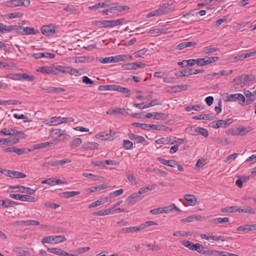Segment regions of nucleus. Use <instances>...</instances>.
<instances>
[{
  "label": "nucleus",
  "instance_id": "1",
  "mask_svg": "<svg viewBox=\"0 0 256 256\" xmlns=\"http://www.w3.org/2000/svg\"><path fill=\"white\" fill-rule=\"evenodd\" d=\"M124 20V19L123 18H119L116 20H98L94 22V24L98 27H112L122 24Z\"/></svg>",
  "mask_w": 256,
  "mask_h": 256
},
{
  "label": "nucleus",
  "instance_id": "2",
  "mask_svg": "<svg viewBox=\"0 0 256 256\" xmlns=\"http://www.w3.org/2000/svg\"><path fill=\"white\" fill-rule=\"evenodd\" d=\"M10 196L11 198L22 202H36L38 200L37 198L30 196L28 194H10Z\"/></svg>",
  "mask_w": 256,
  "mask_h": 256
},
{
  "label": "nucleus",
  "instance_id": "3",
  "mask_svg": "<svg viewBox=\"0 0 256 256\" xmlns=\"http://www.w3.org/2000/svg\"><path fill=\"white\" fill-rule=\"evenodd\" d=\"M254 78V76L252 74L248 75L244 74L236 77L234 79V81L236 82L237 84H240L247 82L252 81Z\"/></svg>",
  "mask_w": 256,
  "mask_h": 256
},
{
  "label": "nucleus",
  "instance_id": "4",
  "mask_svg": "<svg viewBox=\"0 0 256 256\" xmlns=\"http://www.w3.org/2000/svg\"><path fill=\"white\" fill-rule=\"evenodd\" d=\"M232 119H228L227 120H218L214 121L211 123L213 124L212 126L215 128H218L220 127L226 128L232 122Z\"/></svg>",
  "mask_w": 256,
  "mask_h": 256
},
{
  "label": "nucleus",
  "instance_id": "5",
  "mask_svg": "<svg viewBox=\"0 0 256 256\" xmlns=\"http://www.w3.org/2000/svg\"><path fill=\"white\" fill-rule=\"evenodd\" d=\"M146 66L144 64L141 62L129 63L122 66L123 70H136L138 68H143Z\"/></svg>",
  "mask_w": 256,
  "mask_h": 256
},
{
  "label": "nucleus",
  "instance_id": "6",
  "mask_svg": "<svg viewBox=\"0 0 256 256\" xmlns=\"http://www.w3.org/2000/svg\"><path fill=\"white\" fill-rule=\"evenodd\" d=\"M218 60H219V58L218 56L210 57L206 58H200L198 62V65L200 66L208 65L217 61Z\"/></svg>",
  "mask_w": 256,
  "mask_h": 256
},
{
  "label": "nucleus",
  "instance_id": "7",
  "mask_svg": "<svg viewBox=\"0 0 256 256\" xmlns=\"http://www.w3.org/2000/svg\"><path fill=\"white\" fill-rule=\"evenodd\" d=\"M44 122L46 124H47L49 126H56L62 124V117L60 116L52 117L48 120H46Z\"/></svg>",
  "mask_w": 256,
  "mask_h": 256
},
{
  "label": "nucleus",
  "instance_id": "8",
  "mask_svg": "<svg viewBox=\"0 0 256 256\" xmlns=\"http://www.w3.org/2000/svg\"><path fill=\"white\" fill-rule=\"evenodd\" d=\"M99 144L95 142H88L86 143H84L81 148L80 150L82 152L84 150H93L98 148Z\"/></svg>",
  "mask_w": 256,
  "mask_h": 256
},
{
  "label": "nucleus",
  "instance_id": "9",
  "mask_svg": "<svg viewBox=\"0 0 256 256\" xmlns=\"http://www.w3.org/2000/svg\"><path fill=\"white\" fill-rule=\"evenodd\" d=\"M42 184H48L50 186H54L56 184H64L66 182H63L60 179H56L55 178H50L46 180H44L42 182Z\"/></svg>",
  "mask_w": 256,
  "mask_h": 256
},
{
  "label": "nucleus",
  "instance_id": "10",
  "mask_svg": "<svg viewBox=\"0 0 256 256\" xmlns=\"http://www.w3.org/2000/svg\"><path fill=\"white\" fill-rule=\"evenodd\" d=\"M142 198V196H140L138 194L135 192L128 197L127 200V202L129 205L134 204L136 202L140 201Z\"/></svg>",
  "mask_w": 256,
  "mask_h": 256
},
{
  "label": "nucleus",
  "instance_id": "11",
  "mask_svg": "<svg viewBox=\"0 0 256 256\" xmlns=\"http://www.w3.org/2000/svg\"><path fill=\"white\" fill-rule=\"evenodd\" d=\"M160 104V103L158 102V100L155 99L151 101L148 105H144V103L134 104V106L140 109H144L156 105Z\"/></svg>",
  "mask_w": 256,
  "mask_h": 256
},
{
  "label": "nucleus",
  "instance_id": "12",
  "mask_svg": "<svg viewBox=\"0 0 256 256\" xmlns=\"http://www.w3.org/2000/svg\"><path fill=\"white\" fill-rule=\"evenodd\" d=\"M55 56V54L50 52H40L34 54L32 57L35 59H39L42 58H53Z\"/></svg>",
  "mask_w": 256,
  "mask_h": 256
},
{
  "label": "nucleus",
  "instance_id": "13",
  "mask_svg": "<svg viewBox=\"0 0 256 256\" xmlns=\"http://www.w3.org/2000/svg\"><path fill=\"white\" fill-rule=\"evenodd\" d=\"M9 188L10 189L22 188V190H18V192L21 193H24V190H26V193L28 194V195L32 194L35 192V190H34L31 189L28 187H25L22 186H10Z\"/></svg>",
  "mask_w": 256,
  "mask_h": 256
},
{
  "label": "nucleus",
  "instance_id": "14",
  "mask_svg": "<svg viewBox=\"0 0 256 256\" xmlns=\"http://www.w3.org/2000/svg\"><path fill=\"white\" fill-rule=\"evenodd\" d=\"M128 136L131 140H134L137 143L142 144L145 142L148 144V142L146 141V140L143 136L134 134L133 133H129L128 134Z\"/></svg>",
  "mask_w": 256,
  "mask_h": 256
},
{
  "label": "nucleus",
  "instance_id": "15",
  "mask_svg": "<svg viewBox=\"0 0 256 256\" xmlns=\"http://www.w3.org/2000/svg\"><path fill=\"white\" fill-rule=\"evenodd\" d=\"M157 160L162 164L170 167L175 168L178 162L174 160H166L162 158H158Z\"/></svg>",
  "mask_w": 256,
  "mask_h": 256
},
{
  "label": "nucleus",
  "instance_id": "16",
  "mask_svg": "<svg viewBox=\"0 0 256 256\" xmlns=\"http://www.w3.org/2000/svg\"><path fill=\"white\" fill-rule=\"evenodd\" d=\"M3 150L5 152H16L18 154L20 155L25 152L26 148H18L16 146H13L6 148Z\"/></svg>",
  "mask_w": 256,
  "mask_h": 256
},
{
  "label": "nucleus",
  "instance_id": "17",
  "mask_svg": "<svg viewBox=\"0 0 256 256\" xmlns=\"http://www.w3.org/2000/svg\"><path fill=\"white\" fill-rule=\"evenodd\" d=\"M41 32L46 36H49L54 32V27L52 26H44L41 28Z\"/></svg>",
  "mask_w": 256,
  "mask_h": 256
},
{
  "label": "nucleus",
  "instance_id": "18",
  "mask_svg": "<svg viewBox=\"0 0 256 256\" xmlns=\"http://www.w3.org/2000/svg\"><path fill=\"white\" fill-rule=\"evenodd\" d=\"M22 4L21 0H10L4 2V6L10 8L22 6Z\"/></svg>",
  "mask_w": 256,
  "mask_h": 256
},
{
  "label": "nucleus",
  "instance_id": "19",
  "mask_svg": "<svg viewBox=\"0 0 256 256\" xmlns=\"http://www.w3.org/2000/svg\"><path fill=\"white\" fill-rule=\"evenodd\" d=\"M38 72H40L42 73H46L48 74H56V73L52 68L50 66H42L40 67L37 70Z\"/></svg>",
  "mask_w": 256,
  "mask_h": 256
},
{
  "label": "nucleus",
  "instance_id": "20",
  "mask_svg": "<svg viewBox=\"0 0 256 256\" xmlns=\"http://www.w3.org/2000/svg\"><path fill=\"white\" fill-rule=\"evenodd\" d=\"M20 142V140L18 138L10 137L6 138L0 139V142L2 144L12 143V144H17Z\"/></svg>",
  "mask_w": 256,
  "mask_h": 256
},
{
  "label": "nucleus",
  "instance_id": "21",
  "mask_svg": "<svg viewBox=\"0 0 256 256\" xmlns=\"http://www.w3.org/2000/svg\"><path fill=\"white\" fill-rule=\"evenodd\" d=\"M141 230H142V226H141L140 224L138 226H131L122 228V232L124 233H130L136 232Z\"/></svg>",
  "mask_w": 256,
  "mask_h": 256
},
{
  "label": "nucleus",
  "instance_id": "22",
  "mask_svg": "<svg viewBox=\"0 0 256 256\" xmlns=\"http://www.w3.org/2000/svg\"><path fill=\"white\" fill-rule=\"evenodd\" d=\"M192 70V69H184L176 72L175 75L179 76H188L193 74Z\"/></svg>",
  "mask_w": 256,
  "mask_h": 256
},
{
  "label": "nucleus",
  "instance_id": "23",
  "mask_svg": "<svg viewBox=\"0 0 256 256\" xmlns=\"http://www.w3.org/2000/svg\"><path fill=\"white\" fill-rule=\"evenodd\" d=\"M184 198L188 201V204L192 206H194L196 204V198L194 195L191 194H186L184 196Z\"/></svg>",
  "mask_w": 256,
  "mask_h": 256
},
{
  "label": "nucleus",
  "instance_id": "24",
  "mask_svg": "<svg viewBox=\"0 0 256 256\" xmlns=\"http://www.w3.org/2000/svg\"><path fill=\"white\" fill-rule=\"evenodd\" d=\"M48 251L50 252H52L60 256H65L66 252L62 249L57 248H48Z\"/></svg>",
  "mask_w": 256,
  "mask_h": 256
},
{
  "label": "nucleus",
  "instance_id": "25",
  "mask_svg": "<svg viewBox=\"0 0 256 256\" xmlns=\"http://www.w3.org/2000/svg\"><path fill=\"white\" fill-rule=\"evenodd\" d=\"M23 35H28L34 34H36L38 33H39V31L38 30H35L34 28L31 27H26L24 28L23 29Z\"/></svg>",
  "mask_w": 256,
  "mask_h": 256
},
{
  "label": "nucleus",
  "instance_id": "26",
  "mask_svg": "<svg viewBox=\"0 0 256 256\" xmlns=\"http://www.w3.org/2000/svg\"><path fill=\"white\" fill-rule=\"evenodd\" d=\"M230 221L228 218H217L212 219L210 222L214 224H223L228 222Z\"/></svg>",
  "mask_w": 256,
  "mask_h": 256
},
{
  "label": "nucleus",
  "instance_id": "27",
  "mask_svg": "<svg viewBox=\"0 0 256 256\" xmlns=\"http://www.w3.org/2000/svg\"><path fill=\"white\" fill-rule=\"evenodd\" d=\"M24 28L20 26H9V32L14 30L16 33L23 34Z\"/></svg>",
  "mask_w": 256,
  "mask_h": 256
},
{
  "label": "nucleus",
  "instance_id": "28",
  "mask_svg": "<svg viewBox=\"0 0 256 256\" xmlns=\"http://www.w3.org/2000/svg\"><path fill=\"white\" fill-rule=\"evenodd\" d=\"M125 112V109L124 108H111L108 110L107 112V114H123Z\"/></svg>",
  "mask_w": 256,
  "mask_h": 256
},
{
  "label": "nucleus",
  "instance_id": "29",
  "mask_svg": "<svg viewBox=\"0 0 256 256\" xmlns=\"http://www.w3.org/2000/svg\"><path fill=\"white\" fill-rule=\"evenodd\" d=\"M52 136H57L58 138H60L65 134V130L61 129H54L52 130L50 132Z\"/></svg>",
  "mask_w": 256,
  "mask_h": 256
},
{
  "label": "nucleus",
  "instance_id": "30",
  "mask_svg": "<svg viewBox=\"0 0 256 256\" xmlns=\"http://www.w3.org/2000/svg\"><path fill=\"white\" fill-rule=\"evenodd\" d=\"M236 212H238L240 213H248L250 214H254L255 213L254 210L250 207H248V208L244 209L236 206Z\"/></svg>",
  "mask_w": 256,
  "mask_h": 256
},
{
  "label": "nucleus",
  "instance_id": "31",
  "mask_svg": "<svg viewBox=\"0 0 256 256\" xmlns=\"http://www.w3.org/2000/svg\"><path fill=\"white\" fill-rule=\"evenodd\" d=\"M116 85H102L98 86V90H115Z\"/></svg>",
  "mask_w": 256,
  "mask_h": 256
},
{
  "label": "nucleus",
  "instance_id": "32",
  "mask_svg": "<svg viewBox=\"0 0 256 256\" xmlns=\"http://www.w3.org/2000/svg\"><path fill=\"white\" fill-rule=\"evenodd\" d=\"M47 92L51 93H62L65 92V89L62 88L49 87Z\"/></svg>",
  "mask_w": 256,
  "mask_h": 256
},
{
  "label": "nucleus",
  "instance_id": "33",
  "mask_svg": "<svg viewBox=\"0 0 256 256\" xmlns=\"http://www.w3.org/2000/svg\"><path fill=\"white\" fill-rule=\"evenodd\" d=\"M150 128L165 132L167 131L169 128L160 124H151Z\"/></svg>",
  "mask_w": 256,
  "mask_h": 256
},
{
  "label": "nucleus",
  "instance_id": "34",
  "mask_svg": "<svg viewBox=\"0 0 256 256\" xmlns=\"http://www.w3.org/2000/svg\"><path fill=\"white\" fill-rule=\"evenodd\" d=\"M111 131H110V134H105L104 132H100L96 134V138L98 139H100L101 140H105L108 139H110V134Z\"/></svg>",
  "mask_w": 256,
  "mask_h": 256
},
{
  "label": "nucleus",
  "instance_id": "35",
  "mask_svg": "<svg viewBox=\"0 0 256 256\" xmlns=\"http://www.w3.org/2000/svg\"><path fill=\"white\" fill-rule=\"evenodd\" d=\"M254 224H250V225H244V226H241L239 227H238L236 228V230L238 231H242L247 230L248 231H251L252 230H254Z\"/></svg>",
  "mask_w": 256,
  "mask_h": 256
},
{
  "label": "nucleus",
  "instance_id": "36",
  "mask_svg": "<svg viewBox=\"0 0 256 256\" xmlns=\"http://www.w3.org/2000/svg\"><path fill=\"white\" fill-rule=\"evenodd\" d=\"M26 176V174L24 173L20 172H16L14 170H12V173L10 176L11 178H24Z\"/></svg>",
  "mask_w": 256,
  "mask_h": 256
},
{
  "label": "nucleus",
  "instance_id": "37",
  "mask_svg": "<svg viewBox=\"0 0 256 256\" xmlns=\"http://www.w3.org/2000/svg\"><path fill=\"white\" fill-rule=\"evenodd\" d=\"M20 223L22 225L25 226H38L40 222L38 221L34 220H27L21 221Z\"/></svg>",
  "mask_w": 256,
  "mask_h": 256
},
{
  "label": "nucleus",
  "instance_id": "38",
  "mask_svg": "<svg viewBox=\"0 0 256 256\" xmlns=\"http://www.w3.org/2000/svg\"><path fill=\"white\" fill-rule=\"evenodd\" d=\"M132 125L138 128H140L143 130H149L150 129L151 124H141L139 122H134Z\"/></svg>",
  "mask_w": 256,
  "mask_h": 256
},
{
  "label": "nucleus",
  "instance_id": "39",
  "mask_svg": "<svg viewBox=\"0 0 256 256\" xmlns=\"http://www.w3.org/2000/svg\"><path fill=\"white\" fill-rule=\"evenodd\" d=\"M82 142V140L80 138H77L73 140L71 142L70 146L72 148H74L79 146Z\"/></svg>",
  "mask_w": 256,
  "mask_h": 256
},
{
  "label": "nucleus",
  "instance_id": "40",
  "mask_svg": "<svg viewBox=\"0 0 256 256\" xmlns=\"http://www.w3.org/2000/svg\"><path fill=\"white\" fill-rule=\"evenodd\" d=\"M194 120H213V117L210 116V114H200L192 117Z\"/></svg>",
  "mask_w": 256,
  "mask_h": 256
},
{
  "label": "nucleus",
  "instance_id": "41",
  "mask_svg": "<svg viewBox=\"0 0 256 256\" xmlns=\"http://www.w3.org/2000/svg\"><path fill=\"white\" fill-rule=\"evenodd\" d=\"M106 188V186L104 184H100L95 186H92L90 188V192H96L97 191H100L102 190L105 189Z\"/></svg>",
  "mask_w": 256,
  "mask_h": 256
},
{
  "label": "nucleus",
  "instance_id": "42",
  "mask_svg": "<svg viewBox=\"0 0 256 256\" xmlns=\"http://www.w3.org/2000/svg\"><path fill=\"white\" fill-rule=\"evenodd\" d=\"M80 194V192H66L62 194H63L66 198H68L70 197H74Z\"/></svg>",
  "mask_w": 256,
  "mask_h": 256
},
{
  "label": "nucleus",
  "instance_id": "43",
  "mask_svg": "<svg viewBox=\"0 0 256 256\" xmlns=\"http://www.w3.org/2000/svg\"><path fill=\"white\" fill-rule=\"evenodd\" d=\"M192 246V250L197 251L198 252L200 253H203V254L206 253L205 252H202L203 247L200 244H198V243L196 244H194V245Z\"/></svg>",
  "mask_w": 256,
  "mask_h": 256
},
{
  "label": "nucleus",
  "instance_id": "44",
  "mask_svg": "<svg viewBox=\"0 0 256 256\" xmlns=\"http://www.w3.org/2000/svg\"><path fill=\"white\" fill-rule=\"evenodd\" d=\"M52 142H45L39 144H36L34 146V148L36 149H40L42 148H46L48 146H51L52 144Z\"/></svg>",
  "mask_w": 256,
  "mask_h": 256
},
{
  "label": "nucleus",
  "instance_id": "45",
  "mask_svg": "<svg viewBox=\"0 0 256 256\" xmlns=\"http://www.w3.org/2000/svg\"><path fill=\"white\" fill-rule=\"evenodd\" d=\"M147 51H148V49H146V48H142L138 52H134L133 54V56L135 58L141 57L142 56L144 55Z\"/></svg>",
  "mask_w": 256,
  "mask_h": 256
},
{
  "label": "nucleus",
  "instance_id": "46",
  "mask_svg": "<svg viewBox=\"0 0 256 256\" xmlns=\"http://www.w3.org/2000/svg\"><path fill=\"white\" fill-rule=\"evenodd\" d=\"M114 91H118L121 93H128L130 92V90L128 88H126L122 87L118 85H116Z\"/></svg>",
  "mask_w": 256,
  "mask_h": 256
},
{
  "label": "nucleus",
  "instance_id": "47",
  "mask_svg": "<svg viewBox=\"0 0 256 256\" xmlns=\"http://www.w3.org/2000/svg\"><path fill=\"white\" fill-rule=\"evenodd\" d=\"M236 206H232L224 208L221 209V211L223 212H236Z\"/></svg>",
  "mask_w": 256,
  "mask_h": 256
},
{
  "label": "nucleus",
  "instance_id": "48",
  "mask_svg": "<svg viewBox=\"0 0 256 256\" xmlns=\"http://www.w3.org/2000/svg\"><path fill=\"white\" fill-rule=\"evenodd\" d=\"M53 238L54 242L56 244L66 240V238L64 236H53Z\"/></svg>",
  "mask_w": 256,
  "mask_h": 256
},
{
  "label": "nucleus",
  "instance_id": "49",
  "mask_svg": "<svg viewBox=\"0 0 256 256\" xmlns=\"http://www.w3.org/2000/svg\"><path fill=\"white\" fill-rule=\"evenodd\" d=\"M126 176H127L128 179V180L132 184H136V180L135 178V177L134 175L130 172H128L126 173Z\"/></svg>",
  "mask_w": 256,
  "mask_h": 256
},
{
  "label": "nucleus",
  "instance_id": "50",
  "mask_svg": "<svg viewBox=\"0 0 256 256\" xmlns=\"http://www.w3.org/2000/svg\"><path fill=\"white\" fill-rule=\"evenodd\" d=\"M133 144L129 140H124L123 146L126 150H130L132 148Z\"/></svg>",
  "mask_w": 256,
  "mask_h": 256
},
{
  "label": "nucleus",
  "instance_id": "51",
  "mask_svg": "<svg viewBox=\"0 0 256 256\" xmlns=\"http://www.w3.org/2000/svg\"><path fill=\"white\" fill-rule=\"evenodd\" d=\"M0 32L2 34L9 32V26L0 22Z\"/></svg>",
  "mask_w": 256,
  "mask_h": 256
},
{
  "label": "nucleus",
  "instance_id": "52",
  "mask_svg": "<svg viewBox=\"0 0 256 256\" xmlns=\"http://www.w3.org/2000/svg\"><path fill=\"white\" fill-rule=\"evenodd\" d=\"M157 226L158 224L154 221H148L146 222L144 224H140L141 226H142V230L145 228L146 227H148L150 226Z\"/></svg>",
  "mask_w": 256,
  "mask_h": 256
},
{
  "label": "nucleus",
  "instance_id": "53",
  "mask_svg": "<svg viewBox=\"0 0 256 256\" xmlns=\"http://www.w3.org/2000/svg\"><path fill=\"white\" fill-rule=\"evenodd\" d=\"M170 142V140H168V138H162L159 139H158L156 140V142L158 144H168Z\"/></svg>",
  "mask_w": 256,
  "mask_h": 256
},
{
  "label": "nucleus",
  "instance_id": "54",
  "mask_svg": "<svg viewBox=\"0 0 256 256\" xmlns=\"http://www.w3.org/2000/svg\"><path fill=\"white\" fill-rule=\"evenodd\" d=\"M106 4L104 2H98L97 4H96L94 6H90L89 9L92 10H96L99 8H104L105 7Z\"/></svg>",
  "mask_w": 256,
  "mask_h": 256
},
{
  "label": "nucleus",
  "instance_id": "55",
  "mask_svg": "<svg viewBox=\"0 0 256 256\" xmlns=\"http://www.w3.org/2000/svg\"><path fill=\"white\" fill-rule=\"evenodd\" d=\"M67 73L74 76H78L80 74L78 70L70 67H68Z\"/></svg>",
  "mask_w": 256,
  "mask_h": 256
},
{
  "label": "nucleus",
  "instance_id": "56",
  "mask_svg": "<svg viewBox=\"0 0 256 256\" xmlns=\"http://www.w3.org/2000/svg\"><path fill=\"white\" fill-rule=\"evenodd\" d=\"M197 129L198 130V133L204 136L207 137L208 135V132L207 130L203 128L197 127Z\"/></svg>",
  "mask_w": 256,
  "mask_h": 256
},
{
  "label": "nucleus",
  "instance_id": "57",
  "mask_svg": "<svg viewBox=\"0 0 256 256\" xmlns=\"http://www.w3.org/2000/svg\"><path fill=\"white\" fill-rule=\"evenodd\" d=\"M199 60V58L198 59H190L186 60V64L188 66H194L196 64L198 65V62Z\"/></svg>",
  "mask_w": 256,
  "mask_h": 256
},
{
  "label": "nucleus",
  "instance_id": "58",
  "mask_svg": "<svg viewBox=\"0 0 256 256\" xmlns=\"http://www.w3.org/2000/svg\"><path fill=\"white\" fill-rule=\"evenodd\" d=\"M54 242L53 236H48L44 237L42 240V242L44 243H48V244H52Z\"/></svg>",
  "mask_w": 256,
  "mask_h": 256
},
{
  "label": "nucleus",
  "instance_id": "59",
  "mask_svg": "<svg viewBox=\"0 0 256 256\" xmlns=\"http://www.w3.org/2000/svg\"><path fill=\"white\" fill-rule=\"evenodd\" d=\"M181 244L190 250H192V246L194 245V243L192 242H190L186 240L182 241Z\"/></svg>",
  "mask_w": 256,
  "mask_h": 256
},
{
  "label": "nucleus",
  "instance_id": "60",
  "mask_svg": "<svg viewBox=\"0 0 256 256\" xmlns=\"http://www.w3.org/2000/svg\"><path fill=\"white\" fill-rule=\"evenodd\" d=\"M23 79L24 80H27L29 82L32 81L34 80V76H30L26 74H21V80Z\"/></svg>",
  "mask_w": 256,
  "mask_h": 256
},
{
  "label": "nucleus",
  "instance_id": "61",
  "mask_svg": "<svg viewBox=\"0 0 256 256\" xmlns=\"http://www.w3.org/2000/svg\"><path fill=\"white\" fill-rule=\"evenodd\" d=\"M82 176L88 178H90V179H92L94 180H98V176H97L94 175V174H90V173H83Z\"/></svg>",
  "mask_w": 256,
  "mask_h": 256
},
{
  "label": "nucleus",
  "instance_id": "62",
  "mask_svg": "<svg viewBox=\"0 0 256 256\" xmlns=\"http://www.w3.org/2000/svg\"><path fill=\"white\" fill-rule=\"evenodd\" d=\"M112 56L107 57L104 58H101L100 61L103 64H109L112 62Z\"/></svg>",
  "mask_w": 256,
  "mask_h": 256
},
{
  "label": "nucleus",
  "instance_id": "63",
  "mask_svg": "<svg viewBox=\"0 0 256 256\" xmlns=\"http://www.w3.org/2000/svg\"><path fill=\"white\" fill-rule=\"evenodd\" d=\"M237 94H231L226 97V102H234L237 100Z\"/></svg>",
  "mask_w": 256,
  "mask_h": 256
},
{
  "label": "nucleus",
  "instance_id": "64",
  "mask_svg": "<svg viewBox=\"0 0 256 256\" xmlns=\"http://www.w3.org/2000/svg\"><path fill=\"white\" fill-rule=\"evenodd\" d=\"M217 50H218V48H216L206 47L204 50V52L205 54L213 53V52H216Z\"/></svg>",
  "mask_w": 256,
  "mask_h": 256
}]
</instances>
